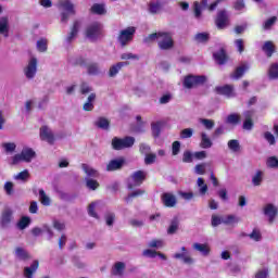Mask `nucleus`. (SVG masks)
<instances>
[{"mask_svg": "<svg viewBox=\"0 0 278 278\" xmlns=\"http://www.w3.org/2000/svg\"><path fill=\"white\" fill-rule=\"evenodd\" d=\"M33 160H36V151L31 148L22 149L21 153H17L11 157L12 166H16L21 164V162H25L26 164H30Z\"/></svg>", "mask_w": 278, "mask_h": 278, "instance_id": "nucleus-1", "label": "nucleus"}, {"mask_svg": "<svg viewBox=\"0 0 278 278\" xmlns=\"http://www.w3.org/2000/svg\"><path fill=\"white\" fill-rule=\"evenodd\" d=\"M85 36L90 42H97L103 38V25L99 22L89 24L85 30Z\"/></svg>", "mask_w": 278, "mask_h": 278, "instance_id": "nucleus-2", "label": "nucleus"}, {"mask_svg": "<svg viewBox=\"0 0 278 278\" xmlns=\"http://www.w3.org/2000/svg\"><path fill=\"white\" fill-rule=\"evenodd\" d=\"M159 49L161 51H170L175 47V41L173 40V34L168 31H159Z\"/></svg>", "mask_w": 278, "mask_h": 278, "instance_id": "nucleus-3", "label": "nucleus"}, {"mask_svg": "<svg viewBox=\"0 0 278 278\" xmlns=\"http://www.w3.org/2000/svg\"><path fill=\"white\" fill-rule=\"evenodd\" d=\"M136 143V138L134 137H125L123 139L118 137H114L112 139V148L114 151H123V149H131Z\"/></svg>", "mask_w": 278, "mask_h": 278, "instance_id": "nucleus-4", "label": "nucleus"}, {"mask_svg": "<svg viewBox=\"0 0 278 278\" xmlns=\"http://www.w3.org/2000/svg\"><path fill=\"white\" fill-rule=\"evenodd\" d=\"M23 73L26 79H35L38 73V59L36 56H30L23 68Z\"/></svg>", "mask_w": 278, "mask_h": 278, "instance_id": "nucleus-5", "label": "nucleus"}, {"mask_svg": "<svg viewBox=\"0 0 278 278\" xmlns=\"http://www.w3.org/2000/svg\"><path fill=\"white\" fill-rule=\"evenodd\" d=\"M144 179H147V172L137 170L132 173V175L128 179V185H127L128 190H134V188L138 186H142Z\"/></svg>", "mask_w": 278, "mask_h": 278, "instance_id": "nucleus-6", "label": "nucleus"}, {"mask_svg": "<svg viewBox=\"0 0 278 278\" xmlns=\"http://www.w3.org/2000/svg\"><path fill=\"white\" fill-rule=\"evenodd\" d=\"M136 34V27L130 26L119 31L117 40L122 47H127L131 40H134V35Z\"/></svg>", "mask_w": 278, "mask_h": 278, "instance_id": "nucleus-7", "label": "nucleus"}, {"mask_svg": "<svg viewBox=\"0 0 278 278\" xmlns=\"http://www.w3.org/2000/svg\"><path fill=\"white\" fill-rule=\"evenodd\" d=\"M59 8H62L65 11L61 13V23H68V15L75 14V4L70 0H60Z\"/></svg>", "mask_w": 278, "mask_h": 278, "instance_id": "nucleus-8", "label": "nucleus"}, {"mask_svg": "<svg viewBox=\"0 0 278 278\" xmlns=\"http://www.w3.org/2000/svg\"><path fill=\"white\" fill-rule=\"evenodd\" d=\"M206 79L207 78L205 76L189 75L185 77L184 86L185 88H188V89L197 88V86H201V84H205Z\"/></svg>", "mask_w": 278, "mask_h": 278, "instance_id": "nucleus-9", "label": "nucleus"}, {"mask_svg": "<svg viewBox=\"0 0 278 278\" xmlns=\"http://www.w3.org/2000/svg\"><path fill=\"white\" fill-rule=\"evenodd\" d=\"M12 220H14V211L10 207H5L0 216V225L3 229H8L10 225H12Z\"/></svg>", "mask_w": 278, "mask_h": 278, "instance_id": "nucleus-10", "label": "nucleus"}, {"mask_svg": "<svg viewBox=\"0 0 278 278\" xmlns=\"http://www.w3.org/2000/svg\"><path fill=\"white\" fill-rule=\"evenodd\" d=\"M180 251L181 252H176L175 254H173L174 260H181L184 264H194V258L190 256V252H188V249H186V247H181Z\"/></svg>", "mask_w": 278, "mask_h": 278, "instance_id": "nucleus-11", "label": "nucleus"}, {"mask_svg": "<svg viewBox=\"0 0 278 278\" xmlns=\"http://www.w3.org/2000/svg\"><path fill=\"white\" fill-rule=\"evenodd\" d=\"M263 214H265L268 218V223L273 224L275 223V219L277 218L278 208L273 203H267L263 207Z\"/></svg>", "mask_w": 278, "mask_h": 278, "instance_id": "nucleus-12", "label": "nucleus"}, {"mask_svg": "<svg viewBox=\"0 0 278 278\" xmlns=\"http://www.w3.org/2000/svg\"><path fill=\"white\" fill-rule=\"evenodd\" d=\"M215 23L218 29H225V27L229 25V14L227 13V11H218Z\"/></svg>", "mask_w": 278, "mask_h": 278, "instance_id": "nucleus-13", "label": "nucleus"}, {"mask_svg": "<svg viewBox=\"0 0 278 278\" xmlns=\"http://www.w3.org/2000/svg\"><path fill=\"white\" fill-rule=\"evenodd\" d=\"M215 91L217 94H223L227 99H233V97H236V91L232 85L218 86L215 88Z\"/></svg>", "mask_w": 278, "mask_h": 278, "instance_id": "nucleus-14", "label": "nucleus"}, {"mask_svg": "<svg viewBox=\"0 0 278 278\" xmlns=\"http://www.w3.org/2000/svg\"><path fill=\"white\" fill-rule=\"evenodd\" d=\"M40 138L48 142V144H54L55 142V135L53 134V130L47 126H42L40 128Z\"/></svg>", "mask_w": 278, "mask_h": 278, "instance_id": "nucleus-15", "label": "nucleus"}, {"mask_svg": "<svg viewBox=\"0 0 278 278\" xmlns=\"http://www.w3.org/2000/svg\"><path fill=\"white\" fill-rule=\"evenodd\" d=\"M0 36L10 38V18L8 16L0 17Z\"/></svg>", "mask_w": 278, "mask_h": 278, "instance_id": "nucleus-16", "label": "nucleus"}, {"mask_svg": "<svg viewBox=\"0 0 278 278\" xmlns=\"http://www.w3.org/2000/svg\"><path fill=\"white\" fill-rule=\"evenodd\" d=\"M80 27H81V22L75 21L70 34L65 38V42H67V45H71V42H73V40H75V38H77V34H79Z\"/></svg>", "mask_w": 278, "mask_h": 278, "instance_id": "nucleus-17", "label": "nucleus"}, {"mask_svg": "<svg viewBox=\"0 0 278 278\" xmlns=\"http://www.w3.org/2000/svg\"><path fill=\"white\" fill-rule=\"evenodd\" d=\"M161 199L165 207H175L177 205V198L173 193H163Z\"/></svg>", "mask_w": 278, "mask_h": 278, "instance_id": "nucleus-18", "label": "nucleus"}, {"mask_svg": "<svg viewBox=\"0 0 278 278\" xmlns=\"http://www.w3.org/2000/svg\"><path fill=\"white\" fill-rule=\"evenodd\" d=\"M200 147L201 149H212L214 147V142L205 131L200 134Z\"/></svg>", "mask_w": 278, "mask_h": 278, "instance_id": "nucleus-19", "label": "nucleus"}, {"mask_svg": "<svg viewBox=\"0 0 278 278\" xmlns=\"http://www.w3.org/2000/svg\"><path fill=\"white\" fill-rule=\"evenodd\" d=\"M192 249L201 253V255H203L204 257H207V255H210L212 251L210 244L207 243H193Z\"/></svg>", "mask_w": 278, "mask_h": 278, "instance_id": "nucleus-20", "label": "nucleus"}, {"mask_svg": "<svg viewBox=\"0 0 278 278\" xmlns=\"http://www.w3.org/2000/svg\"><path fill=\"white\" fill-rule=\"evenodd\" d=\"M94 101H97V93H90L83 105L84 112H92L94 110Z\"/></svg>", "mask_w": 278, "mask_h": 278, "instance_id": "nucleus-21", "label": "nucleus"}, {"mask_svg": "<svg viewBox=\"0 0 278 278\" xmlns=\"http://www.w3.org/2000/svg\"><path fill=\"white\" fill-rule=\"evenodd\" d=\"M15 257L16 260H20V262H27V260L31 258L29 252L21 247L15 248Z\"/></svg>", "mask_w": 278, "mask_h": 278, "instance_id": "nucleus-22", "label": "nucleus"}, {"mask_svg": "<svg viewBox=\"0 0 278 278\" xmlns=\"http://www.w3.org/2000/svg\"><path fill=\"white\" fill-rule=\"evenodd\" d=\"M125 164V161L123 160H112L109 162V164L106 165V170L109 173H112L114 170H121V168H123V165Z\"/></svg>", "mask_w": 278, "mask_h": 278, "instance_id": "nucleus-23", "label": "nucleus"}, {"mask_svg": "<svg viewBox=\"0 0 278 278\" xmlns=\"http://www.w3.org/2000/svg\"><path fill=\"white\" fill-rule=\"evenodd\" d=\"M123 66H129V62H118L115 65H112L109 70V77H116L121 73Z\"/></svg>", "mask_w": 278, "mask_h": 278, "instance_id": "nucleus-24", "label": "nucleus"}, {"mask_svg": "<svg viewBox=\"0 0 278 278\" xmlns=\"http://www.w3.org/2000/svg\"><path fill=\"white\" fill-rule=\"evenodd\" d=\"M202 8H207V0H201V2L199 1L193 2V12H194L195 18H201Z\"/></svg>", "mask_w": 278, "mask_h": 278, "instance_id": "nucleus-25", "label": "nucleus"}, {"mask_svg": "<svg viewBox=\"0 0 278 278\" xmlns=\"http://www.w3.org/2000/svg\"><path fill=\"white\" fill-rule=\"evenodd\" d=\"M240 217L237 215L230 214L223 217V225H230L231 227H236L238 223H240Z\"/></svg>", "mask_w": 278, "mask_h": 278, "instance_id": "nucleus-26", "label": "nucleus"}, {"mask_svg": "<svg viewBox=\"0 0 278 278\" xmlns=\"http://www.w3.org/2000/svg\"><path fill=\"white\" fill-rule=\"evenodd\" d=\"M148 12L149 14H160L162 12V2L152 1L148 3Z\"/></svg>", "mask_w": 278, "mask_h": 278, "instance_id": "nucleus-27", "label": "nucleus"}, {"mask_svg": "<svg viewBox=\"0 0 278 278\" xmlns=\"http://www.w3.org/2000/svg\"><path fill=\"white\" fill-rule=\"evenodd\" d=\"M39 263L38 261H34L29 267L24 268V277L25 278H34L33 275L38 270Z\"/></svg>", "mask_w": 278, "mask_h": 278, "instance_id": "nucleus-28", "label": "nucleus"}, {"mask_svg": "<svg viewBox=\"0 0 278 278\" xmlns=\"http://www.w3.org/2000/svg\"><path fill=\"white\" fill-rule=\"evenodd\" d=\"M125 273V263L117 262L114 264L112 269V275L115 277H123V274Z\"/></svg>", "mask_w": 278, "mask_h": 278, "instance_id": "nucleus-29", "label": "nucleus"}, {"mask_svg": "<svg viewBox=\"0 0 278 278\" xmlns=\"http://www.w3.org/2000/svg\"><path fill=\"white\" fill-rule=\"evenodd\" d=\"M262 181H264V172L258 169L252 176V185L255 187L262 186Z\"/></svg>", "mask_w": 278, "mask_h": 278, "instance_id": "nucleus-30", "label": "nucleus"}, {"mask_svg": "<svg viewBox=\"0 0 278 278\" xmlns=\"http://www.w3.org/2000/svg\"><path fill=\"white\" fill-rule=\"evenodd\" d=\"M83 170L87 175V178L90 179V177L97 178L99 177V170L92 168L91 166L87 164H83Z\"/></svg>", "mask_w": 278, "mask_h": 278, "instance_id": "nucleus-31", "label": "nucleus"}, {"mask_svg": "<svg viewBox=\"0 0 278 278\" xmlns=\"http://www.w3.org/2000/svg\"><path fill=\"white\" fill-rule=\"evenodd\" d=\"M213 56L217 64H225V62H227V53H225L224 49H220L218 52H215Z\"/></svg>", "mask_w": 278, "mask_h": 278, "instance_id": "nucleus-32", "label": "nucleus"}, {"mask_svg": "<svg viewBox=\"0 0 278 278\" xmlns=\"http://www.w3.org/2000/svg\"><path fill=\"white\" fill-rule=\"evenodd\" d=\"M262 49L267 58H273V53H275V45H273V41H266Z\"/></svg>", "mask_w": 278, "mask_h": 278, "instance_id": "nucleus-33", "label": "nucleus"}, {"mask_svg": "<svg viewBox=\"0 0 278 278\" xmlns=\"http://www.w3.org/2000/svg\"><path fill=\"white\" fill-rule=\"evenodd\" d=\"M96 127H99V129L108 130L110 129V121L105 117H99L96 123Z\"/></svg>", "mask_w": 278, "mask_h": 278, "instance_id": "nucleus-34", "label": "nucleus"}, {"mask_svg": "<svg viewBox=\"0 0 278 278\" xmlns=\"http://www.w3.org/2000/svg\"><path fill=\"white\" fill-rule=\"evenodd\" d=\"M244 236L253 240V242H262V231L257 228H254L251 233Z\"/></svg>", "mask_w": 278, "mask_h": 278, "instance_id": "nucleus-35", "label": "nucleus"}, {"mask_svg": "<svg viewBox=\"0 0 278 278\" xmlns=\"http://www.w3.org/2000/svg\"><path fill=\"white\" fill-rule=\"evenodd\" d=\"M179 230V219L178 218H174L172 222H170V225L167 229V233L169 236H173L175 233H177V231Z\"/></svg>", "mask_w": 278, "mask_h": 278, "instance_id": "nucleus-36", "label": "nucleus"}, {"mask_svg": "<svg viewBox=\"0 0 278 278\" xmlns=\"http://www.w3.org/2000/svg\"><path fill=\"white\" fill-rule=\"evenodd\" d=\"M159 39H160V31L148 35L147 37L143 38V42L144 45H153V42H159Z\"/></svg>", "mask_w": 278, "mask_h": 278, "instance_id": "nucleus-37", "label": "nucleus"}, {"mask_svg": "<svg viewBox=\"0 0 278 278\" xmlns=\"http://www.w3.org/2000/svg\"><path fill=\"white\" fill-rule=\"evenodd\" d=\"M142 194H144V190H142V189H137V190L132 191L131 193H129V194L125 198V202H126V203H131V201H134V199H136L137 197H142Z\"/></svg>", "mask_w": 278, "mask_h": 278, "instance_id": "nucleus-38", "label": "nucleus"}, {"mask_svg": "<svg viewBox=\"0 0 278 278\" xmlns=\"http://www.w3.org/2000/svg\"><path fill=\"white\" fill-rule=\"evenodd\" d=\"M39 201L41 204L46 206L51 205V198L47 195V193L45 192V189H39Z\"/></svg>", "mask_w": 278, "mask_h": 278, "instance_id": "nucleus-39", "label": "nucleus"}, {"mask_svg": "<svg viewBox=\"0 0 278 278\" xmlns=\"http://www.w3.org/2000/svg\"><path fill=\"white\" fill-rule=\"evenodd\" d=\"M269 79H278V63H273L268 70Z\"/></svg>", "mask_w": 278, "mask_h": 278, "instance_id": "nucleus-40", "label": "nucleus"}, {"mask_svg": "<svg viewBox=\"0 0 278 278\" xmlns=\"http://www.w3.org/2000/svg\"><path fill=\"white\" fill-rule=\"evenodd\" d=\"M197 186L202 197L207 193V185L205 184V180L203 178H198Z\"/></svg>", "mask_w": 278, "mask_h": 278, "instance_id": "nucleus-41", "label": "nucleus"}, {"mask_svg": "<svg viewBox=\"0 0 278 278\" xmlns=\"http://www.w3.org/2000/svg\"><path fill=\"white\" fill-rule=\"evenodd\" d=\"M13 179H15V181H27L29 179V170L24 169L23 172L15 175Z\"/></svg>", "mask_w": 278, "mask_h": 278, "instance_id": "nucleus-42", "label": "nucleus"}, {"mask_svg": "<svg viewBox=\"0 0 278 278\" xmlns=\"http://www.w3.org/2000/svg\"><path fill=\"white\" fill-rule=\"evenodd\" d=\"M247 72V66L242 65L236 68L235 73L231 74V79H240L242 75Z\"/></svg>", "mask_w": 278, "mask_h": 278, "instance_id": "nucleus-43", "label": "nucleus"}, {"mask_svg": "<svg viewBox=\"0 0 278 278\" xmlns=\"http://www.w3.org/2000/svg\"><path fill=\"white\" fill-rule=\"evenodd\" d=\"M228 149H230V151L232 153H238V151H240V141L236 140V139H231L228 141Z\"/></svg>", "mask_w": 278, "mask_h": 278, "instance_id": "nucleus-44", "label": "nucleus"}, {"mask_svg": "<svg viewBox=\"0 0 278 278\" xmlns=\"http://www.w3.org/2000/svg\"><path fill=\"white\" fill-rule=\"evenodd\" d=\"M199 123H201V125H203V127H205V129H207L208 131H212V129H214L215 123L213 119L200 118Z\"/></svg>", "mask_w": 278, "mask_h": 278, "instance_id": "nucleus-45", "label": "nucleus"}, {"mask_svg": "<svg viewBox=\"0 0 278 278\" xmlns=\"http://www.w3.org/2000/svg\"><path fill=\"white\" fill-rule=\"evenodd\" d=\"M226 123L229 125H238L240 123V114L238 113H232L227 116Z\"/></svg>", "mask_w": 278, "mask_h": 278, "instance_id": "nucleus-46", "label": "nucleus"}, {"mask_svg": "<svg viewBox=\"0 0 278 278\" xmlns=\"http://www.w3.org/2000/svg\"><path fill=\"white\" fill-rule=\"evenodd\" d=\"M31 223V219L27 216H24L20 219V222L17 223V227L18 229L23 230V229H27V227H29V224Z\"/></svg>", "mask_w": 278, "mask_h": 278, "instance_id": "nucleus-47", "label": "nucleus"}, {"mask_svg": "<svg viewBox=\"0 0 278 278\" xmlns=\"http://www.w3.org/2000/svg\"><path fill=\"white\" fill-rule=\"evenodd\" d=\"M85 181L88 190H97L99 188V181L92 178H85Z\"/></svg>", "mask_w": 278, "mask_h": 278, "instance_id": "nucleus-48", "label": "nucleus"}, {"mask_svg": "<svg viewBox=\"0 0 278 278\" xmlns=\"http://www.w3.org/2000/svg\"><path fill=\"white\" fill-rule=\"evenodd\" d=\"M87 73L89 75H99V73H100L99 64L98 63H90L87 66Z\"/></svg>", "mask_w": 278, "mask_h": 278, "instance_id": "nucleus-49", "label": "nucleus"}, {"mask_svg": "<svg viewBox=\"0 0 278 278\" xmlns=\"http://www.w3.org/2000/svg\"><path fill=\"white\" fill-rule=\"evenodd\" d=\"M263 138H265L266 142H268V144H270L271 147L277 144V140H275V135H273V132L270 131H265L263 134Z\"/></svg>", "mask_w": 278, "mask_h": 278, "instance_id": "nucleus-50", "label": "nucleus"}, {"mask_svg": "<svg viewBox=\"0 0 278 278\" xmlns=\"http://www.w3.org/2000/svg\"><path fill=\"white\" fill-rule=\"evenodd\" d=\"M2 149H4L5 153H14L16 151V143L4 142L2 143Z\"/></svg>", "mask_w": 278, "mask_h": 278, "instance_id": "nucleus-51", "label": "nucleus"}, {"mask_svg": "<svg viewBox=\"0 0 278 278\" xmlns=\"http://www.w3.org/2000/svg\"><path fill=\"white\" fill-rule=\"evenodd\" d=\"M150 249H162L164 247V241L161 239H153L148 243Z\"/></svg>", "mask_w": 278, "mask_h": 278, "instance_id": "nucleus-52", "label": "nucleus"}, {"mask_svg": "<svg viewBox=\"0 0 278 278\" xmlns=\"http://www.w3.org/2000/svg\"><path fill=\"white\" fill-rule=\"evenodd\" d=\"M97 205L98 203L97 202H91L88 206V214L89 216H91L92 218H99V214H97Z\"/></svg>", "mask_w": 278, "mask_h": 278, "instance_id": "nucleus-53", "label": "nucleus"}, {"mask_svg": "<svg viewBox=\"0 0 278 278\" xmlns=\"http://www.w3.org/2000/svg\"><path fill=\"white\" fill-rule=\"evenodd\" d=\"M151 129H152V136H154V138H157L162 131V123L157 122L152 124Z\"/></svg>", "mask_w": 278, "mask_h": 278, "instance_id": "nucleus-54", "label": "nucleus"}, {"mask_svg": "<svg viewBox=\"0 0 278 278\" xmlns=\"http://www.w3.org/2000/svg\"><path fill=\"white\" fill-rule=\"evenodd\" d=\"M195 42H207L210 40V34L207 33H199L194 36Z\"/></svg>", "mask_w": 278, "mask_h": 278, "instance_id": "nucleus-55", "label": "nucleus"}, {"mask_svg": "<svg viewBox=\"0 0 278 278\" xmlns=\"http://www.w3.org/2000/svg\"><path fill=\"white\" fill-rule=\"evenodd\" d=\"M267 168H278V159L277 156H269L266 161Z\"/></svg>", "mask_w": 278, "mask_h": 278, "instance_id": "nucleus-56", "label": "nucleus"}, {"mask_svg": "<svg viewBox=\"0 0 278 278\" xmlns=\"http://www.w3.org/2000/svg\"><path fill=\"white\" fill-rule=\"evenodd\" d=\"M93 14H105V7L103 4L96 3L91 7Z\"/></svg>", "mask_w": 278, "mask_h": 278, "instance_id": "nucleus-57", "label": "nucleus"}, {"mask_svg": "<svg viewBox=\"0 0 278 278\" xmlns=\"http://www.w3.org/2000/svg\"><path fill=\"white\" fill-rule=\"evenodd\" d=\"M47 45H48V41L47 39H39L37 41V50L40 52V53H45L47 51Z\"/></svg>", "mask_w": 278, "mask_h": 278, "instance_id": "nucleus-58", "label": "nucleus"}, {"mask_svg": "<svg viewBox=\"0 0 278 278\" xmlns=\"http://www.w3.org/2000/svg\"><path fill=\"white\" fill-rule=\"evenodd\" d=\"M155 160H157V155L155 153L150 152L146 154L144 164L147 165L155 164Z\"/></svg>", "mask_w": 278, "mask_h": 278, "instance_id": "nucleus-59", "label": "nucleus"}, {"mask_svg": "<svg viewBox=\"0 0 278 278\" xmlns=\"http://www.w3.org/2000/svg\"><path fill=\"white\" fill-rule=\"evenodd\" d=\"M121 60H140V56L138 54H134L131 52H125L121 54Z\"/></svg>", "mask_w": 278, "mask_h": 278, "instance_id": "nucleus-60", "label": "nucleus"}, {"mask_svg": "<svg viewBox=\"0 0 278 278\" xmlns=\"http://www.w3.org/2000/svg\"><path fill=\"white\" fill-rule=\"evenodd\" d=\"M277 23V16H273L264 22L263 29H270Z\"/></svg>", "mask_w": 278, "mask_h": 278, "instance_id": "nucleus-61", "label": "nucleus"}, {"mask_svg": "<svg viewBox=\"0 0 278 278\" xmlns=\"http://www.w3.org/2000/svg\"><path fill=\"white\" fill-rule=\"evenodd\" d=\"M80 94H92V87L86 83H83L80 85Z\"/></svg>", "mask_w": 278, "mask_h": 278, "instance_id": "nucleus-62", "label": "nucleus"}, {"mask_svg": "<svg viewBox=\"0 0 278 278\" xmlns=\"http://www.w3.org/2000/svg\"><path fill=\"white\" fill-rule=\"evenodd\" d=\"M194 134V130L192 128H185L180 132V138H192V135Z\"/></svg>", "mask_w": 278, "mask_h": 278, "instance_id": "nucleus-63", "label": "nucleus"}, {"mask_svg": "<svg viewBox=\"0 0 278 278\" xmlns=\"http://www.w3.org/2000/svg\"><path fill=\"white\" fill-rule=\"evenodd\" d=\"M255 278H268V269L263 268L256 271Z\"/></svg>", "mask_w": 278, "mask_h": 278, "instance_id": "nucleus-64", "label": "nucleus"}]
</instances>
